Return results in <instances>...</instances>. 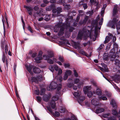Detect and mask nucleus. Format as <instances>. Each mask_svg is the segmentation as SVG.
I'll return each mask as SVG.
<instances>
[{"instance_id": "obj_40", "label": "nucleus", "mask_w": 120, "mask_h": 120, "mask_svg": "<svg viewBox=\"0 0 120 120\" xmlns=\"http://www.w3.org/2000/svg\"><path fill=\"white\" fill-rule=\"evenodd\" d=\"M50 19V15H46L44 18V20L46 21H49Z\"/></svg>"}, {"instance_id": "obj_38", "label": "nucleus", "mask_w": 120, "mask_h": 120, "mask_svg": "<svg viewBox=\"0 0 120 120\" xmlns=\"http://www.w3.org/2000/svg\"><path fill=\"white\" fill-rule=\"evenodd\" d=\"M89 18V16H85L83 21L84 22V25H85L86 24Z\"/></svg>"}, {"instance_id": "obj_29", "label": "nucleus", "mask_w": 120, "mask_h": 120, "mask_svg": "<svg viewBox=\"0 0 120 120\" xmlns=\"http://www.w3.org/2000/svg\"><path fill=\"white\" fill-rule=\"evenodd\" d=\"M90 2L91 5H94L95 6H97L98 4L96 0H90Z\"/></svg>"}, {"instance_id": "obj_4", "label": "nucleus", "mask_w": 120, "mask_h": 120, "mask_svg": "<svg viewBox=\"0 0 120 120\" xmlns=\"http://www.w3.org/2000/svg\"><path fill=\"white\" fill-rule=\"evenodd\" d=\"M111 104L112 105L114 110L112 109V114L116 116H117L118 113L116 110L117 107L115 100L112 99L111 100Z\"/></svg>"}, {"instance_id": "obj_42", "label": "nucleus", "mask_w": 120, "mask_h": 120, "mask_svg": "<svg viewBox=\"0 0 120 120\" xmlns=\"http://www.w3.org/2000/svg\"><path fill=\"white\" fill-rule=\"evenodd\" d=\"M110 39H111V38H109V37L107 36L105 38V40L104 41V43L106 44L108 43Z\"/></svg>"}, {"instance_id": "obj_14", "label": "nucleus", "mask_w": 120, "mask_h": 120, "mask_svg": "<svg viewBox=\"0 0 120 120\" xmlns=\"http://www.w3.org/2000/svg\"><path fill=\"white\" fill-rule=\"evenodd\" d=\"M53 13H57L58 14L60 13L62 11V9L60 7H57L56 9H53L52 10Z\"/></svg>"}, {"instance_id": "obj_8", "label": "nucleus", "mask_w": 120, "mask_h": 120, "mask_svg": "<svg viewBox=\"0 0 120 120\" xmlns=\"http://www.w3.org/2000/svg\"><path fill=\"white\" fill-rule=\"evenodd\" d=\"M57 85V83L55 82H52L50 84L47 88V90H51L55 89Z\"/></svg>"}, {"instance_id": "obj_33", "label": "nucleus", "mask_w": 120, "mask_h": 120, "mask_svg": "<svg viewBox=\"0 0 120 120\" xmlns=\"http://www.w3.org/2000/svg\"><path fill=\"white\" fill-rule=\"evenodd\" d=\"M104 46V45L103 44H101L100 46L99 47H98L97 49V50L99 52H100L101 50L103 48Z\"/></svg>"}, {"instance_id": "obj_25", "label": "nucleus", "mask_w": 120, "mask_h": 120, "mask_svg": "<svg viewBox=\"0 0 120 120\" xmlns=\"http://www.w3.org/2000/svg\"><path fill=\"white\" fill-rule=\"evenodd\" d=\"M64 29V28L63 27H61L60 28L58 34V36H61L63 34Z\"/></svg>"}, {"instance_id": "obj_36", "label": "nucleus", "mask_w": 120, "mask_h": 120, "mask_svg": "<svg viewBox=\"0 0 120 120\" xmlns=\"http://www.w3.org/2000/svg\"><path fill=\"white\" fill-rule=\"evenodd\" d=\"M65 4H63V5L64 6V8L65 10H68L71 8V6L69 5L66 4L65 5Z\"/></svg>"}, {"instance_id": "obj_63", "label": "nucleus", "mask_w": 120, "mask_h": 120, "mask_svg": "<svg viewBox=\"0 0 120 120\" xmlns=\"http://www.w3.org/2000/svg\"><path fill=\"white\" fill-rule=\"evenodd\" d=\"M74 74L75 76L76 77H78V74L77 72L75 70H74Z\"/></svg>"}, {"instance_id": "obj_2", "label": "nucleus", "mask_w": 120, "mask_h": 120, "mask_svg": "<svg viewBox=\"0 0 120 120\" xmlns=\"http://www.w3.org/2000/svg\"><path fill=\"white\" fill-rule=\"evenodd\" d=\"M118 45L116 43H114L113 44V47L109 52L110 57V60L112 61L114 60L116 57H119V56L117 55L118 53L117 52L115 53V50L117 51L118 50Z\"/></svg>"}, {"instance_id": "obj_21", "label": "nucleus", "mask_w": 120, "mask_h": 120, "mask_svg": "<svg viewBox=\"0 0 120 120\" xmlns=\"http://www.w3.org/2000/svg\"><path fill=\"white\" fill-rule=\"evenodd\" d=\"M104 109L103 108L99 107L97 108L96 110V112L97 113H99L103 112Z\"/></svg>"}, {"instance_id": "obj_39", "label": "nucleus", "mask_w": 120, "mask_h": 120, "mask_svg": "<svg viewBox=\"0 0 120 120\" xmlns=\"http://www.w3.org/2000/svg\"><path fill=\"white\" fill-rule=\"evenodd\" d=\"M46 89L45 88L42 89L40 91V95H43L45 93Z\"/></svg>"}, {"instance_id": "obj_11", "label": "nucleus", "mask_w": 120, "mask_h": 120, "mask_svg": "<svg viewBox=\"0 0 120 120\" xmlns=\"http://www.w3.org/2000/svg\"><path fill=\"white\" fill-rule=\"evenodd\" d=\"M1 47L2 48V50L3 52V56L2 57V60L3 63H4L6 58L4 52V43L3 42H2L1 44Z\"/></svg>"}, {"instance_id": "obj_24", "label": "nucleus", "mask_w": 120, "mask_h": 120, "mask_svg": "<svg viewBox=\"0 0 120 120\" xmlns=\"http://www.w3.org/2000/svg\"><path fill=\"white\" fill-rule=\"evenodd\" d=\"M81 93L79 91H78L77 92H75L73 93L74 96L76 98L78 97L80 95Z\"/></svg>"}, {"instance_id": "obj_23", "label": "nucleus", "mask_w": 120, "mask_h": 120, "mask_svg": "<svg viewBox=\"0 0 120 120\" xmlns=\"http://www.w3.org/2000/svg\"><path fill=\"white\" fill-rule=\"evenodd\" d=\"M96 94L98 96H101L102 94L101 90L99 88H97L96 91Z\"/></svg>"}, {"instance_id": "obj_41", "label": "nucleus", "mask_w": 120, "mask_h": 120, "mask_svg": "<svg viewBox=\"0 0 120 120\" xmlns=\"http://www.w3.org/2000/svg\"><path fill=\"white\" fill-rule=\"evenodd\" d=\"M79 52L81 54H82L83 55L85 56H87V54L82 49H81L79 51Z\"/></svg>"}, {"instance_id": "obj_44", "label": "nucleus", "mask_w": 120, "mask_h": 120, "mask_svg": "<svg viewBox=\"0 0 120 120\" xmlns=\"http://www.w3.org/2000/svg\"><path fill=\"white\" fill-rule=\"evenodd\" d=\"M87 95L88 97L90 98L92 97L93 95V94L91 91H89L87 93Z\"/></svg>"}, {"instance_id": "obj_52", "label": "nucleus", "mask_w": 120, "mask_h": 120, "mask_svg": "<svg viewBox=\"0 0 120 120\" xmlns=\"http://www.w3.org/2000/svg\"><path fill=\"white\" fill-rule=\"evenodd\" d=\"M42 76L41 75L38 76L37 77V79H38L40 81H41L42 80Z\"/></svg>"}, {"instance_id": "obj_1", "label": "nucleus", "mask_w": 120, "mask_h": 120, "mask_svg": "<svg viewBox=\"0 0 120 120\" xmlns=\"http://www.w3.org/2000/svg\"><path fill=\"white\" fill-rule=\"evenodd\" d=\"M100 19V16L98 15L95 20H93L91 22V26L93 27H95L94 34L93 35V31L92 28H91L90 31L86 29L85 27H84L82 30L79 31L78 36L76 38L77 40H81L83 36L86 37L89 36L91 39H92L94 41H95L97 37L98 36L101 26L98 27V22Z\"/></svg>"}, {"instance_id": "obj_19", "label": "nucleus", "mask_w": 120, "mask_h": 120, "mask_svg": "<svg viewBox=\"0 0 120 120\" xmlns=\"http://www.w3.org/2000/svg\"><path fill=\"white\" fill-rule=\"evenodd\" d=\"M61 24L60 23H59L55 26L54 29L55 31L57 32L59 30V28L61 27Z\"/></svg>"}, {"instance_id": "obj_13", "label": "nucleus", "mask_w": 120, "mask_h": 120, "mask_svg": "<svg viewBox=\"0 0 120 120\" xmlns=\"http://www.w3.org/2000/svg\"><path fill=\"white\" fill-rule=\"evenodd\" d=\"M24 7L26 9L28 13L30 15H32L33 9L31 7L25 5L24 6Z\"/></svg>"}, {"instance_id": "obj_20", "label": "nucleus", "mask_w": 120, "mask_h": 120, "mask_svg": "<svg viewBox=\"0 0 120 120\" xmlns=\"http://www.w3.org/2000/svg\"><path fill=\"white\" fill-rule=\"evenodd\" d=\"M72 80L70 79H69L68 80V83L67 86L68 87L71 88L73 85V82Z\"/></svg>"}, {"instance_id": "obj_47", "label": "nucleus", "mask_w": 120, "mask_h": 120, "mask_svg": "<svg viewBox=\"0 0 120 120\" xmlns=\"http://www.w3.org/2000/svg\"><path fill=\"white\" fill-rule=\"evenodd\" d=\"M49 69L52 72H53L54 71V68L53 65H50L49 67Z\"/></svg>"}, {"instance_id": "obj_22", "label": "nucleus", "mask_w": 120, "mask_h": 120, "mask_svg": "<svg viewBox=\"0 0 120 120\" xmlns=\"http://www.w3.org/2000/svg\"><path fill=\"white\" fill-rule=\"evenodd\" d=\"M85 97L83 96H80L79 98L78 99V101L80 104L85 99Z\"/></svg>"}, {"instance_id": "obj_7", "label": "nucleus", "mask_w": 120, "mask_h": 120, "mask_svg": "<svg viewBox=\"0 0 120 120\" xmlns=\"http://www.w3.org/2000/svg\"><path fill=\"white\" fill-rule=\"evenodd\" d=\"M47 53L48 55H43V58L45 60H46L49 58H52L54 56V53L52 51H48Z\"/></svg>"}, {"instance_id": "obj_5", "label": "nucleus", "mask_w": 120, "mask_h": 120, "mask_svg": "<svg viewBox=\"0 0 120 120\" xmlns=\"http://www.w3.org/2000/svg\"><path fill=\"white\" fill-rule=\"evenodd\" d=\"M66 24V23H65L63 25L67 28H68L69 29V31L70 32H72L73 30L74 29V27H75L77 25V23L76 22H74L73 23H71V24L70 26H68Z\"/></svg>"}, {"instance_id": "obj_37", "label": "nucleus", "mask_w": 120, "mask_h": 120, "mask_svg": "<svg viewBox=\"0 0 120 120\" xmlns=\"http://www.w3.org/2000/svg\"><path fill=\"white\" fill-rule=\"evenodd\" d=\"M66 109L62 107H60L59 108V111L61 113H64Z\"/></svg>"}, {"instance_id": "obj_27", "label": "nucleus", "mask_w": 120, "mask_h": 120, "mask_svg": "<svg viewBox=\"0 0 120 120\" xmlns=\"http://www.w3.org/2000/svg\"><path fill=\"white\" fill-rule=\"evenodd\" d=\"M109 57L110 59V54L109 53V56H108V54L107 53H105L103 55V58L104 60H108V58Z\"/></svg>"}, {"instance_id": "obj_48", "label": "nucleus", "mask_w": 120, "mask_h": 120, "mask_svg": "<svg viewBox=\"0 0 120 120\" xmlns=\"http://www.w3.org/2000/svg\"><path fill=\"white\" fill-rule=\"evenodd\" d=\"M93 13V11H89L86 12V14L87 15H89V16H91L92 15Z\"/></svg>"}, {"instance_id": "obj_53", "label": "nucleus", "mask_w": 120, "mask_h": 120, "mask_svg": "<svg viewBox=\"0 0 120 120\" xmlns=\"http://www.w3.org/2000/svg\"><path fill=\"white\" fill-rule=\"evenodd\" d=\"M59 59L62 63L64 62V61L63 57L61 56H59Z\"/></svg>"}, {"instance_id": "obj_46", "label": "nucleus", "mask_w": 120, "mask_h": 120, "mask_svg": "<svg viewBox=\"0 0 120 120\" xmlns=\"http://www.w3.org/2000/svg\"><path fill=\"white\" fill-rule=\"evenodd\" d=\"M65 0H61L58 1L57 2V3L58 4H63L65 3Z\"/></svg>"}, {"instance_id": "obj_3", "label": "nucleus", "mask_w": 120, "mask_h": 120, "mask_svg": "<svg viewBox=\"0 0 120 120\" xmlns=\"http://www.w3.org/2000/svg\"><path fill=\"white\" fill-rule=\"evenodd\" d=\"M118 20L116 18H114L112 21H109L108 23V25L109 26H111L112 28L114 29L115 26L116 25L117 30L118 33L119 30H120V22L117 24L116 23Z\"/></svg>"}, {"instance_id": "obj_28", "label": "nucleus", "mask_w": 120, "mask_h": 120, "mask_svg": "<svg viewBox=\"0 0 120 120\" xmlns=\"http://www.w3.org/2000/svg\"><path fill=\"white\" fill-rule=\"evenodd\" d=\"M114 80L115 82L119 83L120 82V77L119 75L116 76L114 79Z\"/></svg>"}, {"instance_id": "obj_50", "label": "nucleus", "mask_w": 120, "mask_h": 120, "mask_svg": "<svg viewBox=\"0 0 120 120\" xmlns=\"http://www.w3.org/2000/svg\"><path fill=\"white\" fill-rule=\"evenodd\" d=\"M46 60H47L48 63L50 64H52L54 62L53 60L51 59H49V58Z\"/></svg>"}, {"instance_id": "obj_32", "label": "nucleus", "mask_w": 120, "mask_h": 120, "mask_svg": "<svg viewBox=\"0 0 120 120\" xmlns=\"http://www.w3.org/2000/svg\"><path fill=\"white\" fill-rule=\"evenodd\" d=\"M90 83L95 87H97V83L94 81V79H91V80L90 81Z\"/></svg>"}, {"instance_id": "obj_61", "label": "nucleus", "mask_w": 120, "mask_h": 120, "mask_svg": "<svg viewBox=\"0 0 120 120\" xmlns=\"http://www.w3.org/2000/svg\"><path fill=\"white\" fill-rule=\"evenodd\" d=\"M79 79L78 78H76L74 80V82L75 84H77L79 82Z\"/></svg>"}, {"instance_id": "obj_31", "label": "nucleus", "mask_w": 120, "mask_h": 120, "mask_svg": "<svg viewBox=\"0 0 120 120\" xmlns=\"http://www.w3.org/2000/svg\"><path fill=\"white\" fill-rule=\"evenodd\" d=\"M33 71L35 73H38L40 72V70L38 68H35L33 69Z\"/></svg>"}, {"instance_id": "obj_6", "label": "nucleus", "mask_w": 120, "mask_h": 120, "mask_svg": "<svg viewBox=\"0 0 120 120\" xmlns=\"http://www.w3.org/2000/svg\"><path fill=\"white\" fill-rule=\"evenodd\" d=\"M59 98V96L57 95L53 96L52 97V99L50 103V105L52 109H54L56 106V103L55 101L57 100Z\"/></svg>"}, {"instance_id": "obj_45", "label": "nucleus", "mask_w": 120, "mask_h": 120, "mask_svg": "<svg viewBox=\"0 0 120 120\" xmlns=\"http://www.w3.org/2000/svg\"><path fill=\"white\" fill-rule=\"evenodd\" d=\"M71 73V72L70 70H68L66 71L65 73V74L68 76L70 75Z\"/></svg>"}, {"instance_id": "obj_60", "label": "nucleus", "mask_w": 120, "mask_h": 120, "mask_svg": "<svg viewBox=\"0 0 120 120\" xmlns=\"http://www.w3.org/2000/svg\"><path fill=\"white\" fill-rule=\"evenodd\" d=\"M54 69H55L56 71H58L59 70V68L56 65H53Z\"/></svg>"}, {"instance_id": "obj_9", "label": "nucleus", "mask_w": 120, "mask_h": 120, "mask_svg": "<svg viewBox=\"0 0 120 120\" xmlns=\"http://www.w3.org/2000/svg\"><path fill=\"white\" fill-rule=\"evenodd\" d=\"M106 7V5H105V4H104L102 8L101 11V16L102 17L99 22V25H100V26H101V25L102 24L103 22V17L104 16V12L105 10V9Z\"/></svg>"}, {"instance_id": "obj_10", "label": "nucleus", "mask_w": 120, "mask_h": 120, "mask_svg": "<svg viewBox=\"0 0 120 120\" xmlns=\"http://www.w3.org/2000/svg\"><path fill=\"white\" fill-rule=\"evenodd\" d=\"M73 17L72 16H69L68 18L66 19V25L68 26H70L71 24V23H73V22H75V19H73Z\"/></svg>"}, {"instance_id": "obj_15", "label": "nucleus", "mask_w": 120, "mask_h": 120, "mask_svg": "<svg viewBox=\"0 0 120 120\" xmlns=\"http://www.w3.org/2000/svg\"><path fill=\"white\" fill-rule=\"evenodd\" d=\"M73 47L75 49H77L78 50L80 49L81 47L79 43L74 42L73 44Z\"/></svg>"}, {"instance_id": "obj_16", "label": "nucleus", "mask_w": 120, "mask_h": 120, "mask_svg": "<svg viewBox=\"0 0 120 120\" xmlns=\"http://www.w3.org/2000/svg\"><path fill=\"white\" fill-rule=\"evenodd\" d=\"M50 95L45 94L43 96V100L45 102H47L50 98Z\"/></svg>"}, {"instance_id": "obj_26", "label": "nucleus", "mask_w": 120, "mask_h": 120, "mask_svg": "<svg viewBox=\"0 0 120 120\" xmlns=\"http://www.w3.org/2000/svg\"><path fill=\"white\" fill-rule=\"evenodd\" d=\"M117 7L116 6H115L113 9V16H114L117 12Z\"/></svg>"}, {"instance_id": "obj_51", "label": "nucleus", "mask_w": 120, "mask_h": 120, "mask_svg": "<svg viewBox=\"0 0 120 120\" xmlns=\"http://www.w3.org/2000/svg\"><path fill=\"white\" fill-rule=\"evenodd\" d=\"M26 68L27 70L29 73H30L31 72L32 68L31 67L27 66H26Z\"/></svg>"}, {"instance_id": "obj_58", "label": "nucleus", "mask_w": 120, "mask_h": 120, "mask_svg": "<svg viewBox=\"0 0 120 120\" xmlns=\"http://www.w3.org/2000/svg\"><path fill=\"white\" fill-rule=\"evenodd\" d=\"M53 60L56 63H57L58 64H59L60 65H62V64L59 61H57L56 60L55 58H53Z\"/></svg>"}, {"instance_id": "obj_59", "label": "nucleus", "mask_w": 120, "mask_h": 120, "mask_svg": "<svg viewBox=\"0 0 120 120\" xmlns=\"http://www.w3.org/2000/svg\"><path fill=\"white\" fill-rule=\"evenodd\" d=\"M62 85L61 84H59V86L57 88V90L58 91H59L62 88Z\"/></svg>"}, {"instance_id": "obj_57", "label": "nucleus", "mask_w": 120, "mask_h": 120, "mask_svg": "<svg viewBox=\"0 0 120 120\" xmlns=\"http://www.w3.org/2000/svg\"><path fill=\"white\" fill-rule=\"evenodd\" d=\"M111 45V44L110 43H109L107 45L106 49V50L108 51L109 49H110Z\"/></svg>"}, {"instance_id": "obj_34", "label": "nucleus", "mask_w": 120, "mask_h": 120, "mask_svg": "<svg viewBox=\"0 0 120 120\" xmlns=\"http://www.w3.org/2000/svg\"><path fill=\"white\" fill-rule=\"evenodd\" d=\"M53 6V5L52 4L49 6L47 7L46 8V10L48 11H51L52 8Z\"/></svg>"}, {"instance_id": "obj_18", "label": "nucleus", "mask_w": 120, "mask_h": 120, "mask_svg": "<svg viewBox=\"0 0 120 120\" xmlns=\"http://www.w3.org/2000/svg\"><path fill=\"white\" fill-rule=\"evenodd\" d=\"M91 89V86H86L84 87L83 88V91L84 94H86Z\"/></svg>"}, {"instance_id": "obj_64", "label": "nucleus", "mask_w": 120, "mask_h": 120, "mask_svg": "<svg viewBox=\"0 0 120 120\" xmlns=\"http://www.w3.org/2000/svg\"><path fill=\"white\" fill-rule=\"evenodd\" d=\"M83 7L84 8V9H86L87 7V6L86 4L84 3L82 4Z\"/></svg>"}, {"instance_id": "obj_56", "label": "nucleus", "mask_w": 120, "mask_h": 120, "mask_svg": "<svg viewBox=\"0 0 120 120\" xmlns=\"http://www.w3.org/2000/svg\"><path fill=\"white\" fill-rule=\"evenodd\" d=\"M37 100L38 102H40L41 100V97L39 96H37L36 97Z\"/></svg>"}, {"instance_id": "obj_17", "label": "nucleus", "mask_w": 120, "mask_h": 120, "mask_svg": "<svg viewBox=\"0 0 120 120\" xmlns=\"http://www.w3.org/2000/svg\"><path fill=\"white\" fill-rule=\"evenodd\" d=\"M91 103L94 106L97 105L99 103V99L94 98L92 99L91 101Z\"/></svg>"}, {"instance_id": "obj_35", "label": "nucleus", "mask_w": 120, "mask_h": 120, "mask_svg": "<svg viewBox=\"0 0 120 120\" xmlns=\"http://www.w3.org/2000/svg\"><path fill=\"white\" fill-rule=\"evenodd\" d=\"M98 99L99 100L102 99L103 100H107V98L106 96L104 95H103L101 97H99Z\"/></svg>"}, {"instance_id": "obj_62", "label": "nucleus", "mask_w": 120, "mask_h": 120, "mask_svg": "<svg viewBox=\"0 0 120 120\" xmlns=\"http://www.w3.org/2000/svg\"><path fill=\"white\" fill-rule=\"evenodd\" d=\"M108 120H116V118L114 116H112L109 117L108 119Z\"/></svg>"}, {"instance_id": "obj_55", "label": "nucleus", "mask_w": 120, "mask_h": 120, "mask_svg": "<svg viewBox=\"0 0 120 120\" xmlns=\"http://www.w3.org/2000/svg\"><path fill=\"white\" fill-rule=\"evenodd\" d=\"M110 115V113H108L107 114H105L103 115V117L105 118H109V116Z\"/></svg>"}, {"instance_id": "obj_30", "label": "nucleus", "mask_w": 120, "mask_h": 120, "mask_svg": "<svg viewBox=\"0 0 120 120\" xmlns=\"http://www.w3.org/2000/svg\"><path fill=\"white\" fill-rule=\"evenodd\" d=\"M115 64L116 66V68H120V61L118 59H116L115 60Z\"/></svg>"}, {"instance_id": "obj_43", "label": "nucleus", "mask_w": 120, "mask_h": 120, "mask_svg": "<svg viewBox=\"0 0 120 120\" xmlns=\"http://www.w3.org/2000/svg\"><path fill=\"white\" fill-rule=\"evenodd\" d=\"M31 80L32 82H35L37 83L38 82V80L35 77H32L31 78Z\"/></svg>"}, {"instance_id": "obj_12", "label": "nucleus", "mask_w": 120, "mask_h": 120, "mask_svg": "<svg viewBox=\"0 0 120 120\" xmlns=\"http://www.w3.org/2000/svg\"><path fill=\"white\" fill-rule=\"evenodd\" d=\"M42 54L41 52H40L38 54L37 57L34 59L36 62L37 63H40V60L42 59Z\"/></svg>"}, {"instance_id": "obj_54", "label": "nucleus", "mask_w": 120, "mask_h": 120, "mask_svg": "<svg viewBox=\"0 0 120 120\" xmlns=\"http://www.w3.org/2000/svg\"><path fill=\"white\" fill-rule=\"evenodd\" d=\"M64 66L65 68H69L70 66V64L68 63H65L64 64Z\"/></svg>"}, {"instance_id": "obj_49", "label": "nucleus", "mask_w": 120, "mask_h": 120, "mask_svg": "<svg viewBox=\"0 0 120 120\" xmlns=\"http://www.w3.org/2000/svg\"><path fill=\"white\" fill-rule=\"evenodd\" d=\"M113 70L114 71H117L120 73V68H116V67L115 66L113 69Z\"/></svg>"}]
</instances>
